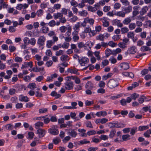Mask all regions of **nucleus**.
Listing matches in <instances>:
<instances>
[{
  "label": "nucleus",
  "mask_w": 151,
  "mask_h": 151,
  "mask_svg": "<svg viewBox=\"0 0 151 151\" xmlns=\"http://www.w3.org/2000/svg\"><path fill=\"white\" fill-rule=\"evenodd\" d=\"M119 83L116 79H110L108 81V85L110 88H113L118 86Z\"/></svg>",
  "instance_id": "nucleus-1"
},
{
  "label": "nucleus",
  "mask_w": 151,
  "mask_h": 151,
  "mask_svg": "<svg viewBox=\"0 0 151 151\" xmlns=\"http://www.w3.org/2000/svg\"><path fill=\"white\" fill-rule=\"evenodd\" d=\"M94 22V20L93 19L87 17L84 19V21L81 24V25L83 27H85L86 26V24H89L90 26H92Z\"/></svg>",
  "instance_id": "nucleus-2"
},
{
  "label": "nucleus",
  "mask_w": 151,
  "mask_h": 151,
  "mask_svg": "<svg viewBox=\"0 0 151 151\" xmlns=\"http://www.w3.org/2000/svg\"><path fill=\"white\" fill-rule=\"evenodd\" d=\"M65 88L66 90H70L73 89L74 85L73 82L69 80H66L65 83Z\"/></svg>",
  "instance_id": "nucleus-3"
},
{
  "label": "nucleus",
  "mask_w": 151,
  "mask_h": 151,
  "mask_svg": "<svg viewBox=\"0 0 151 151\" xmlns=\"http://www.w3.org/2000/svg\"><path fill=\"white\" fill-rule=\"evenodd\" d=\"M46 40V38L44 36H40L38 40L37 44L40 46H43L45 45V42Z\"/></svg>",
  "instance_id": "nucleus-4"
},
{
  "label": "nucleus",
  "mask_w": 151,
  "mask_h": 151,
  "mask_svg": "<svg viewBox=\"0 0 151 151\" xmlns=\"http://www.w3.org/2000/svg\"><path fill=\"white\" fill-rule=\"evenodd\" d=\"M89 61V59L86 57H83L81 59H79V62L82 66H85L88 63Z\"/></svg>",
  "instance_id": "nucleus-5"
},
{
  "label": "nucleus",
  "mask_w": 151,
  "mask_h": 151,
  "mask_svg": "<svg viewBox=\"0 0 151 151\" xmlns=\"http://www.w3.org/2000/svg\"><path fill=\"white\" fill-rule=\"evenodd\" d=\"M100 20L102 22L103 26L105 27H107L109 25V22L108 18L106 17H103L101 18Z\"/></svg>",
  "instance_id": "nucleus-6"
},
{
  "label": "nucleus",
  "mask_w": 151,
  "mask_h": 151,
  "mask_svg": "<svg viewBox=\"0 0 151 151\" xmlns=\"http://www.w3.org/2000/svg\"><path fill=\"white\" fill-rule=\"evenodd\" d=\"M78 32L76 30H74L72 33L73 36V40L75 42L78 41L79 39V37L78 36Z\"/></svg>",
  "instance_id": "nucleus-7"
},
{
  "label": "nucleus",
  "mask_w": 151,
  "mask_h": 151,
  "mask_svg": "<svg viewBox=\"0 0 151 151\" xmlns=\"http://www.w3.org/2000/svg\"><path fill=\"white\" fill-rule=\"evenodd\" d=\"M128 6H123L122 7V10L124 11L125 14L129 13L132 11V7L129 5H128Z\"/></svg>",
  "instance_id": "nucleus-8"
},
{
  "label": "nucleus",
  "mask_w": 151,
  "mask_h": 151,
  "mask_svg": "<svg viewBox=\"0 0 151 151\" xmlns=\"http://www.w3.org/2000/svg\"><path fill=\"white\" fill-rule=\"evenodd\" d=\"M37 133L40 137H42L44 136L46 133V131L44 129L39 128L37 130Z\"/></svg>",
  "instance_id": "nucleus-9"
},
{
  "label": "nucleus",
  "mask_w": 151,
  "mask_h": 151,
  "mask_svg": "<svg viewBox=\"0 0 151 151\" xmlns=\"http://www.w3.org/2000/svg\"><path fill=\"white\" fill-rule=\"evenodd\" d=\"M112 24L113 25H116L119 27H122L123 26V24L121 22V21L117 19L113 20Z\"/></svg>",
  "instance_id": "nucleus-10"
},
{
  "label": "nucleus",
  "mask_w": 151,
  "mask_h": 151,
  "mask_svg": "<svg viewBox=\"0 0 151 151\" xmlns=\"http://www.w3.org/2000/svg\"><path fill=\"white\" fill-rule=\"evenodd\" d=\"M19 100L20 101L24 102H27L29 101V98L27 96H24L22 95L19 96Z\"/></svg>",
  "instance_id": "nucleus-11"
},
{
  "label": "nucleus",
  "mask_w": 151,
  "mask_h": 151,
  "mask_svg": "<svg viewBox=\"0 0 151 151\" xmlns=\"http://www.w3.org/2000/svg\"><path fill=\"white\" fill-rule=\"evenodd\" d=\"M120 66L121 68L123 70H127L129 68L128 64L125 62L121 63Z\"/></svg>",
  "instance_id": "nucleus-12"
},
{
  "label": "nucleus",
  "mask_w": 151,
  "mask_h": 151,
  "mask_svg": "<svg viewBox=\"0 0 151 151\" xmlns=\"http://www.w3.org/2000/svg\"><path fill=\"white\" fill-rule=\"evenodd\" d=\"M48 132L51 134L56 135H58L59 131L57 129H53L50 128L48 129Z\"/></svg>",
  "instance_id": "nucleus-13"
},
{
  "label": "nucleus",
  "mask_w": 151,
  "mask_h": 151,
  "mask_svg": "<svg viewBox=\"0 0 151 151\" xmlns=\"http://www.w3.org/2000/svg\"><path fill=\"white\" fill-rule=\"evenodd\" d=\"M122 74L124 77H129L132 78L134 77V75L132 72H124L122 73Z\"/></svg>",
  "instance_id": "nucleus-14"
},
{
  "label": "nucleus",
  "mask_w": 151,
  "mask_h": 151,
  "mask_svg": "<svg viewBox=\"0 0 151 151\" xmlns=\"http://www.w3.org/2000/svg\"><path fill=\"white\" fill-rule=\"evenodd\" d=\"M54 19L56 20L58 19H60L63 17L62 14L60 12H57L56 13H54L53 15Z\"/></svg>",
  "instance_id": "nucleus-15"
},
{
  "label": "nucleus",
  "mask_w": 151,
  "mask_h": 151,
  "mask_svg": "<svg viewBox=\"0 0 151 151\" xmlns=\"http://www.w3.org/2000/svg\"><path fill=\"white\" fill-rule=\"evenodd\" d=\"M136 47L133 46L128 49V51L130 54H134L136 52Z\"/></svg>",
  "instance_id": "nucleus-16"
},
{
  "label": "nucleus",
  "mask_w": 151,
  "mask_h": 151,
  "mask_svg": "<svg viewBox=\"0 0 151 151\" xmlns=\"http://www.w3.org/2000/svg\"><path fill=\"white\" fill-rule=\"evenodd\" d=\"M114 128H123L125 126V124L118 122H115V123Z\"/></svg>",
  "instance_id": "nucleus-17"
},
{
  "label": "nucleus",
  "mask_w": 151,
  "mask_h": 151,
  "mask_svg": "<svg viewBox=\"0 0 151 151\" xmlns=\"http://www.w3.org/2000/svg\"><path fill=\"white\" fill-rule=\"evenodd\" d=\"M148 10V7L147 6H143L140 11V14L143 15L146 13L147 11Z\"/></svg>",
  "instance_id": "nucleus-18"
},
{
  "label": "nucleus",
  "mask_w": 151,
  "mask_h": 151,
  "mask_svg": "<svg viewBox=\"0 0 151 151\" xmlns=\"http://www.w3.org/2000/svg\"><path fill=\"white\" fill-rule=\"evenodd\" d=\"M125 14V13H124L123 11H120L117 12H115V13H114L115 15L122 17H124Z\"/></svg>",
  "instance_id": "nucleus-19"
},
{
  "label": "nucleus",
  "mask_w": 151,
  "mask_h": 151,
  "mask_svg": "<svg viewBox=\"0 0 151 151\" xmlns=\"http://www.w3.org/2000/svg\"><path fill=\"white\" fill-rule=\"evenodd\" d=\"M84 45V49L86 50L90 49L92 46L91 42L90 41L86 42Z\"/></svg>",
  "instance_id": "nucleus-20"
},
{
  "label": "nucleus",
  "mask_w": 151,
  "mask_h": 151,
  "mask_svg": "<svg viewBox=\"0 0 151 151\" xmlns=\"http://www.w3.org/2000/svg\"><path fill=\"white\" fill-rule=\"evenodd\" d=\"M131 22V19L130 17H128L125 18L123 21V23L125 25H128L130 24Z\"/></svg>",
  "instance_id": "nucleus-21"
},
{
  "label": "nucleus",
  "mask_w": 151,
  "mask_h": 151,
  "mask_svg": "<svg viewBox=\"0 0 151 151\" xmlns=\"http://www.w3.org/2000/svg\"><path fill=\"white\" fill-rule=\"evenodd\" d=\"M68 71L71 74H76L78 75H79V73L77 72L78 70L76 68L72 69H69L68 70Z\"/></svg>",
  "instance_id": "nucleus-22"
},
{
  "label": "nucleus",
  "mask_w": 151,
  "mask_h": 151,
  "mask_svg": "<svg viewBox=\"0 0 151 151\" xmlns=\"http://www.w3.org/2000/svg\"><path fill=\"white\" fill-rule=\"evenodd\" d=\"M88 13L85 10H83L82 11L78 12V14L81 16L86 17L87 16Z\"/></svg>",
  "instance_id": "nucleus-23"
},
{
  "label": "nucleus",
  "mask_w": 151,
  "mask_h": 151,
  "mask_svg": "<svg viewBox=\"0 0 151 151\" xmlns=\"http://www.w3.org/2000/svg\"><path fill=\"white\" fill-rule=\"evenodd\" d=\"M76 114L75 112H71L70 113V116L72 119H75V121H78L79 120V119L76 117Z\"/></svg>",
  "instance_id": "nucleus-24"
},
{
  "label": "nucleus",
  "mask_w": 151,
  "mask_h": 151,
  "mask_svg": "<svg viewBox=\"0 0 151 151\" xmlns=\"http://www.w3.org/2000/svg\"><path fill=\"white\" fill-rule=\"evenodd\" d=\"M54 44V42L52 40H47L46 42V46L47 48H50L52 45Z\"/></svg>",
  "instance_id": "nucleus-25"
},
{
  "label": "nucleus",
  "mask_w": 151,
  "mask_h": 151,
  "mask_svg": "<svg viewBox=\"0 0 151 151\" xmlns=\"http://www.w3.org/2000/svg\"><path fill=\"white\" fill-rule=\"evenodd\" d=\"M4 127L6 130L10 131L14 129L13 125L11 124H7L4 126Z\"/></svg>",
  "instance_id": "nucleus-26"
},
{
  "label": "nucleus",
  "mask_w": 151,
  "mask_h": 151,
  "mask_svg": "<svg viewBox=\"0 0 151 151\" xmlns=\"http://www.w3.org/2000/svg\"><path fill=\"white\" fill-rule=\"evenodd\" d=\"M136 27V24L135 23H131L129 24L128 27L130 30H132L135 29Z\"/></svg>",
  "instance_id": "nucleus-27"
},
{
  "label": "nucleus",
  "mask_w": 151,
  "mask_h": 151,
  "mask_svg": "<svg viewBox=\"0 0 151 151\" xmlns=\"http://www.w3.org/2000/svg\"><path fill=\"white\" fill-rule=\"evenodd\" d=\"M68 134L73 137H75L77 135V132L74 129H71L68 132Z\"/></svg>",
  "instance_id": "nucleus-28"
},
{
  "label": "nucleus",
  "mask_w": 151,
  "mask_h": 151,
  "mask_svg": "<svg viewBox=\"0 0 151 151\" xmlns=\"http://www.w3.org/2000/svg\"><path fill=\"white\" fill-rule=\"evenodd\" d=\"M116 133V131L115 129H112L111 130L109 134V138L110 139L113 138L114 136Z\"/></svg>",
  "instance_id": "nucleus-29"
},
{
  "label": "nucleus",
  "mask_w": 151,
  "mask_h": 151,
  "mask_svg": "<svg viewBox=\"0 0 151 151\" xmlns=\"http://www.w3.org/2000/svg\"><path fill=\"white\" fill-rule=\"evenodd\" d=\"M44 125L43 122H37L35 124V128L38 129L40 127H42Z\"/></svg>",
  "instance_id": "nucleus-30"
},
{
  "label": "nucleus",
  "mask_w": 151,
  "mask_h": 151,
  "mask_svg": "<svg viewBox=\"0 0 151 151\" xmlns=\"http://www.w3.org/2000/svg\"><path fill=\"white\" fill-rule=\"evenodd\" d=\"M41 31L42 33H47L49 31V29L48 27H42L41 29Z\"/></svg>",
  "instance_id": "nucleus-31"
},
{
  "label": "nucleus",
  "mask_w": 151,
  "mask_h": 151,
  "mask_svg": "<svg viewBox=\"0 0 151 151\" xmlns=\"http://www.w3.org/2000/svg\"><path fill=\"white\" fill-rule=\"evenodd\" d=\"M149 128V127L148 125L146 126H140L139 127L138 130L140 131H142Z\"/></svg>",
  "instance_id": "nucleus-32"
},
{
  "label": "nucleus",
  "mask_w": 151,
  "mask_h": 151,
  "mask_svg": "<svg viewBox=\"0 0 151 151\" xmlns=\"http://www.w3.org/2000/svg\"><path fill=\"white\" fill-rule=\"evenodd\" d=\"M93 87V84L91 81H88L85 86V88L86 89H91Z\"/></svg>",
  "instance_id": "nucleus-33"
},
{
  "label": "nucleus",
  "mask_w": 151,
  "mask_h": 151,
  "mask_svg": "<svg viewBox=\"0 0 151 151\" xmlns=\"http://www.w3.org/2000/svg\"><path fill=\"white\" fill-rule=\"evenodd\" d=\"M121 31L122 34H125L128 33L129 31V29L126 27H124L121 28Z\"/></svg>",
  "instance_id": "nucleus-34"
},
{
  "label": "nucleus",
  "mask_w": 151,
  "mask_h": 151,
  "mask_svg": "<svg viewBox=\"0 0 151 151\" xmlns=\"http://www.w3.org/2000/svg\"><path fill=\"white\" fill-rule=\"evenodd\" d=\"M36 39L35 38H31L30 40H29L28 44H30L32 45H34L36 43Z\"/></svg>",
  "instance_id": "nucleus-35"
},
{
  "label": "nucleus",
  "mask_w": 151,
  "mask_h": 151,
  "mask_svg": "<svg viewBox=\"0 0 151 151\" xmlns=\"http://www.w3.org/2000/svg\"><path fill=\"white\" fill-rule=\"evenodd\" d=\"M134 35L135 34L134 32L130 31L127 33V37L128 38L132 39L134 38Z\"/></svg>",
  "instance_id": "nucleus-36"
},
{
  "label": "nucleus",
  "mask_w": 151,
  "mask_h": 151,
  "mask_svg": "<svg viewBox=\"0 0 151 151\" xmlns=\"http://www.w3.org/2000/svg\"><path fill=\"white\" fill-rule=\"evenodd\" d=\"M137 127H134L130 129V134L132 135H134L137 132Z\"/></svg>",
  "instance_id": "nucleus-37"
},
{
  "label": "nucleus",
  "mask_w": 151,
  "mask_h": 151,
  "mask_svg": "<svg viewBox=\"0 0 151 151\" xmlns=\"http://www.w3.org/2000/svg\"><path fill=\"white\" fill-rule=\"evenodd\" d=\"M130 135L128 134L123 135L122 136V138L124 141L128 140L130 139Z\"/></svg>",
  "instance_id": "nucleus-38"
},
{
  "label": "nucleus",
  "mask_w": 151,
  "mask_h": 151,
  "mask_svg": "<svg viewBox=\"0 0 151 151\" xmlns=\"http://www.w3.org/2000/svg\"><path fill=\"white\" fill-rule=\"evenodd\" d=\"M87 9L88 10V11L91 12H95L97 10V9L96 8L94 7H93L91 6H88Z\"/></svg>",
  "instance_id": "nucleus-39"
},
{
  "label": "nucleus",
  "mask_w": 151,
  "mask_h": 151,
  "mask_svg": "<svg viewBox=\"0 0 151 151\" xmlns=\"http://www.w3.org/2000/svg\"><path fill=\"white\" fill-rule=\"evenodd\" d=\"M140 49L141 51L142 52L148 51L150 50V49L149 47L146 46H142L141 47Z\"/></svg>",
  "instance_id": "nucleus-40"
},
{
  "label": "nucleus",
  "mask_w": 151,
  "mask_h": 151,
  "mask_svg": "<svg viewBox=\"0 0 151 151\" xmlns=\"http://www.w3.org/2000/svg\"><path fill=\"white\" fill-rule=\"evenodd\" d=\"M61 141L59 137H56L53 139L52 142L54 144L57 145Z\"/></svg>",
  "instance_id": "nucleus-41"
},
{
  "label": "nucleus",
  "mask_w": 151,
  "mask_h": 151,
  "mask_svg": "<svg viewBox=\"0 0 151 151\" xmlns=\"http://www.w3.org/2000/svg\"><path fill=\"white\" fill-rule=\"evenodd\" d=\"M99 138L101 140H103L104 141H105L108 139H109V137L106 135L102 134L101 136L99 137Z\"/></svg>",
  "instance_id": "nucleus-42"
},
{
  "label": "nucleus",
  "mask_w": 151,
  "mask_h": 151,
  "mask_svg": "<svg viewBox=\"0 0 151 151\" xmlns=\"http://www.w3.org/2000/svg\"><path fill=\"white\" fill-rule=\"evenodd\" d=\"M48 109L47 108H42L40 109L39 110V112L40 114L45 113L47 111Z\"/></svg>",
  "instance_id": "nucleus-43"
},
{
  "label": "nucleus",
  "mask_w": 151,
  "mask_h": 151,
  "mask_svg": "<svg viewBox=\"0 0 151 151\" xmlns=\"http://www.w3.org/2000/svg\"><path fill=\"white\" fill-rule=\"evenodd\" d=\"M112 53V51L109 49L107 48L105 50V54L107 57L109 56Z\"/></svg>",
  "instance_id": "nucleus-44"
},
{
  "label": "nucleus",
  "mask_w": 151,
  "mask_h": 151,
  "mask_svg": "<svg viewBox=\"0 0 151 151\" xmlns=\"http://www.w3.org/2000/svg\"><path fill=\"white\" fill-rule=\"evenodd\" d=\"M36 84L34 83H30L28 85L27 87L31 89H33L36 88Z\"/></svg>",
  "instance_id": "nucleus-45"
},
{
  "label": "nucleus",
  "mask_w": 151,
  "mask_h": 151,
  "mask_svg": "<svg viewBox=\"0 0 151 151\" xmlns=\"http://www.w3.org/2000/svg\"><path fill=\"white\" fill-rule=\"evenodd\" d=\"M28 137L27 138L29 139H32L34 136V134L32 132H29L28 133Z\"/></svg>",
  "instance_id": "nucleus-46"
},
{
  "label": "nucleus",
  "mask_w": 151,
  "mask_h": 151,
  "mask_svg": "<svg viewBox=\"0 0 151 151\" xmlns=\"http://www.w3.org/2000/svg\"><path fill=\"white\" fill-rule=\"evenodd\" d=\"M120 1L123 5L128 6L129 5V2L128 0H120Z\"/></svg>",
  "instance_id": "nucleus-47"
},
{
  "label": "nucleus",
  "mask_w": 151,
  "mask_h": 151,
  "mask_svg": "<svg viewBox=\"0 0 151 151\" xmlns=\"http://www.w3.org/2000/svg\"><path fill=\"white\" fill-rule=\"evenodd\" d=\"M79 142L80 145L90 143V141L86 140V139H84L82 140L79 141Z\"/></svg>",
  "instance_id": "nucleus-48"
},
{
  "label": "nucleus",
  "mask_w": 151,
  "mask_h": 151,
  "mask_svg": "<svg viewBox=\"0 0 151 151\" xmlns=\"http://www.w3.org/2000/svg\"><path fill=\"white\" fill-rule=\"evenodd\" d=\"M43 13V11L41 9L38 10L36 12V15L38 17L42 16Z\"/></svg>",
  "instance_id": "nucleus-49"
},
{
  "label": "nucleus",
  "mask_w": 151,
  "mask_h": 151,
  "mask_svg": "<svg viewBox=\"0 0 151 151\" xmlns=\"http://www.w3.org/2000/svg\"><path fill=\"white\" fill-rule=\"evenodd\" d=\"M100 52L99 51H96L94 52L95 56L96 57L97 60H99L101 59L100 56L99 55Z\"/></svg>",
  "instance_id": "nucleus-50"
},
{
  "label": "nucleus",
  "mask_w": 151,
  "mask_h": 151,
  "mask_svg": "<svg viewBox=\"0 0 151 151\" xmlns=\"http://www.w3.org/2000/svg\"><path fill=\"white\" fill-rule=\"evenodd\" d=\"M48 24L49 26L51 27H53L56 25L55 21L53 20H51L48 23Z\"/></svg>",
  "instance_id": "nucleus-51"
},
{
  "label": "nucleus",
  "mask_w": 151,
  "mask_h": 151,
  "mask_svg": "<svg viewBox=\"0 0 151 151\" xmlns=\"http://www.w3.org/2000/svg\"><path fill=\"white\" fill-rule=\"evenodd\" d=\"M121 37V35H116L113 36L112 37V38L114 41L117 40L119 39Z\"/></svg>",
  "instance_id": "nucleus-52"
},
{
  "label": "nucleus",
  "mask_w": 151,
  "mask_h": 151,
  "mask_svg": "<svg viewBox=\"0 0 151 151\" xmlns=\"http://www.w3.org/2000/svg\"><path fill=\"white\" fill-rule=\"evenodd\" d=\"M127 44H125L123 42H120L118 44V46L120 48H125L127 46Z\"/></svg>",
  "instance_id": "nucleus-53"
},
{
  "label": "nucleus",
  "mask_w": 151,
  "mask_h": 151,
  "mask_svg": "<svg viewBox=\"0 0 151 151\" xmlns=\"http://www.w3.org/2000/svg\"><path fill=\"white\" fill-rule=\"evenodd\" d=\"M138 96L139 95L136 93H134L131 95V97L132 99H133L134 100H136V99L137 98Z\"/></svg>",
  "instance_id": "nucleus-54"
},
{
  "label": "nucleus",
  "mask_w": 151,
  "mask_h": 151,
  "mask_svg": "<svg viewBox=\"0 0 151 151\" xmlns=\"http://www.w3.org/2000/svg\"><path fill=\"white\" fill-rule=\"evenodd\" d=\"M24 64L27 65V67H29L30 68H32L33 66V62L32 61H30L29 62H25L24 63Z\"/></svg>",
  "instance_id": "nucleus-55"
},
{
  "label": "nucleus",
  "mask_w": 151,
  "mask_h": 151,
  "mask_svg": "<svg viewBox=\"0 0 151 151\" xmlns=\"http://www.w3.org/2000/svg\"><path fill=\"white\" fill-rule=\"evenodd\" d=\"M67 28L65 26H62L60 27L59 30L61 32L64 33L66 30Z\"/></svg>",
  "instance_id": "nucleus-56"
},
{
  "label": "nucleus",
  "mask_w": 151,
  "mask_h": 151,
  "mask_svg": "<svg viewBox=\"0 0 151 151\" xmlns=\"http://www.w3.org/2000/svg\"><path fill=\"white\" fill-rule=\"evenodd\" d=\"M68 11V10L66 9L65 8H63L61 11V13L64 15H66L67 14V12Z\"/></svg>",
  "instance_id": "nucleus-57"
},
{
  "label": "nucleus",
  "mask_w": 151,
  "mask_h": 151,
  "mask_svg": "<svg viewBox=\"0 0 151 151\" xmlns=\"http://www.w3.org/2000/svg\"><path fill=\"white\" fill-rule=\"evenodd\" d=\"M69 46V43L68 42H64L62 45V47L66 49L68 48Z\"/></svg>",
  "instance_id": "nucleus-58"
},
{
  "label": "nucleus",
  "mask_w": 151,
  "mask_h": 151,
  "mask_svg": "<svg viewBox=\"0 0 151 151\" xmlns=\"http://www.w3.org/2000/svg\"><path fill=\"white\" fill-rule=\"evenodd\" d=\"M109 60L112 64L116 63L117 61L116 59L114 57H112L109 59Z\"/></svg>",
  "instance_id": "nucleus-59"
},
{
  "label": "nucleus",
  "mask_w": 151,
  "mask_h": 151,
  "mask_svg": "<svg viewBox=\"0 0 151 151\" xmlns=\"http://www.w3.org/2000/svg\"><path fill=\"white\" fill-rule=\"evenodd\" d=\"M85 124L86 126L87 127L90 128H93V127L91 123V122L89 121H87L85 122Z\"/></svg>",
  "instance_id": "nucleus-60"
},
{
  "label": "nucleus",
  "mask_w": 151,
  "mask_h": 151,
  "mask_svg": "<svg viewBox=\"0 0 151 151\" xmlns=\"http://www.w3.org/2000/svg\"><path fill=\"white\" fill-rule=\"evenodd\" d=\"M115 123V122H113L108 123L107 124L108 127L110 128H114Z\"/></svg>",
  "instance_id": "nucleus-61"
},
{
  "label": "nucleus",
  "mask_w": 151,
  "mask_h": 151,
  "mask_svg": "<svg viewBox=\"0 0 151 151\" xmlns=\"http://www.w3.org/2000/svg\"><path fill=\"white\" fill-rule=\"evenodd\" d=\"M71 107L72 109H76L77 108L76 107V106L77 105V103L75 102H73L71 103Z\"/></svg>",
  "instance_id": "nucleus-62"
},
{
  "label": "nucleus",
  "mask_w": 151,
  "mask_h": 151,
  "mask_svg": "<svg viewBox=\"0 0 151 151\" xmlns=\"http://www.w3.org/2000/svg\"><path fill=\"white\" fill-rule=\"evenodd\" d=\"M68 57V56L66 55H63L61 56L60 59L62 61H64L67 60Z\"/></svg>",
  "instance_id": "nucleus-63"
},
{
  "label": "nucleus",
  "mask_w": 151,
  "mask_h": 151,
  "mask_svg": "<svg viewBox=\"0 0 151 151\" xmlns=\"http://www.w3.org/2000/svg\"><path fill=\"white\" fill-rule=\"evenodd\" d=\"M91 31V29L90 27H86L85 28L83 32V33H88L89 34Z\"/></svg>",
  "instance_id": "nucleus-64"
}]
</instances>
